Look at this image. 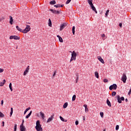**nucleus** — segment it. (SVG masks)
I'll list each match as a JSON object with an SVG mask.
<instances>
[{
    "instance_id": "obj_1",
    "label": "nucleus",
    "mask_w": 131,
    "mask_h": 131,
    "mask_svg": "<svg viewBox=\"0 0 131 131\" xmlns=\"http://www.w3.org/2000/svg\"><path fill=\"white\" fill-rule=\"evenodd\" d=\"M88 3L90 5L92 10L95 11V13H96V14H98V11H97L96 7L94 6V4H93V0H89V1H88Z\"/></svg>"
},
{
    "instance_id": "obj_2",
    "label": "nucleus",
    "mask_w": 131,
    "mask_h": 131,
    "mask_svg": "<svg viewBox=\"0 0 131 131\" xmlns=\"http://www.w3.org/2000/svg\"><path fill=\"white\" fill-rule=\"evenodd\" d=\"M70 53H72V56L70 59V62H72V61H75L76 60V53L75 51L73 52L70 51Z\"/></svg>"
},
{
    "instance_id": "obj_3",
    "label": "nucleus",
    "mask_w": 131,
    "mask_h": 131,
    "mask_svg": "<svg viewBox=\"0 0 131 131\" xmlns=\"http://www.w3.org/2000/svg\"><path fill=\"white\" fill-rule=\"evenodd\" d=\"M30 26L27 25L26 28L23 30L22 32L23 33H27V32L30 31Z\"/></svg>"
},
{
    "instance_id": "obj_4",
    "label": "nucleus",
    "mask_w": 131,
    "mask_h": 131,
    "mask_svg": "<svg viewBox=\"0 0 131 131\" xmlns=\"http://www.w3.org/2000/svg\"><path fill=\"white\" fill-rule=\"evenodd\" d=\"M117 100H118V103H119V104H121V103H122V101H124V97H122L120 98V96L118 95L117 96Z\"/></svg>"
},
{
    "instance_id": "obj_5",
    "label": "nucleus",
    "mask_w": 131,
    "mask_h": 131,
    "mask_svg": "<svg viewBox=\"0 0 131 131\" xmlns=\"http://www.w3.org/2000/svg\"><path fill=\"white\" fill-rule=\"evenodd\" d=\"M126 79H127V78L126 77V75L125 74H123V75L121 77V80L124 82V83H125L126 82Z\"/></svg>"
},
{
    "instance_id": "obj_6",
    "label": "nucleus",
    "mask_w": 131,
    "mask_h": 131,
    "mask_svg": "<svg viewBox=\"0 0 131 131\" xmlns=\"http://www.w3.org/2000/svg\"><path fill=\"white\" fill-rule=\"evenodd\" d=\"M117 89V85L116 84H113V85H111L109 87V89L110 91H112V90H116Z\"/></svg>"
},
{
    "instance_id": "obj_7",
    "label": "nucleus",
    "mask_w": 131,
    "mask_h": 131,
    "mask_svg": "<svg viewBox=\"0 0 131 131\" xmlns=\"http://www.w3.org/2000/svg\"><path fill=\"white\" fill-rule=\"evenodd\" d=\"M10 39H15V40H18V39H20V37L18 36H10L9 37Z\"/></svg>"
},
{
    "instance_id": "obj_8",
    "label": "nucleus",
    "mask_w": 131,
    "mask_h": 131,
    "mask_svg": "<svg viewBox=\"0 0 131 131\" xmlns=\"http://www.w3.org/2000/svg\"><path fill=\"white\" fill-rule=\"evenodd\" d=\"M66 26H67V23H63V24H62L60 26V31H62L64 27H66Z\"/></svg>"
},
{
    "instance_id": "obj_9",
    "label": "nucleus",
    "mask_w": 131,
    "mask_h": 131,
    "mask_svg": "<svg viewBox=\"0 0 131 131\" xmlns=\"http://www.w3.org/2000/svg\"><path fill=\"white\" fill-rule=\"evenodd\" d=\"M50 12H52L53 14H56L57 15H59L60 14V11L53 9H50Z\"/></svg>"
},
{
    "instance_id": "obj_10",
    "label": "nucleus",
    "mask_w": 131,
    "mask_h": 131,
    "mask_svg": "<svg viewBox=\"0 0 131 131\" xmlns=\"http://www.w3.org/2000/svg\"><path fill=\"white\" fill-rule=\"evenodd\" d=\"M54 116H55V114H52L51 117L47 120V122H51L54 119Z\"/></svg>"
},
{
    "instance_id": "obj_11",
    "label": "nucleus",
    "mask_w": 131,
    "mask_h": 131,
    "mask_svg": "<svg viewBox=\"0 0 131 131\" xmlns=\"http://www.w3.org/2000/svg\"><path fill=\"white\" fill-rule=\"evenodd\" d=\"M35 128L37 131H42V128L41 127V125L40 126H36Z\"/></svg>"
},
{
    "instance_id": "obj_12",
    "label": "nucleus",
    "mask_w": 131,
    "mask_h": 131,
    "mask_svg": "<svg viewBox=\"0 0 131 131\" xmlns=\"http://www.w3.org/2000/svg\"><path fill=\"white\" fill-rule=\"evenodd\" d=\"M97 59L100 61V62H101V63H102V64L105 63V62H104V59H103L101 56H98Z\"/></svg>"
},
{
    "instance_id": "obj_13",
    "label": "nucleus",
    "mask_w": 131,
    "mask_h": 131,
    "mask_svg": "<svg viewBox=\"0 0 131 131\" xmlns=\"http://www.w3.org/2000/svg\"><path fill=\"white\" fill-rule=\"evenodd\" d=\"M29 71V66L27 67V68L26 69L25 71H24V75H26L28 73Z\"/></svg>"
},
{
    "instance_id": "obj_14",
    "label": "nucleus",
    "mask_w": 131,
    "mask_h": 131,
    "mask_svg": "<svg viewBox=\"0 0 131 131\" xmlns=\"http://www.w3.org/2000/svg\"><path fill=\"white\" fill-rule=\"evenodd\" d=\"M20 131H25L26 128H25V126L23 125V124H21L20 125Z\"/></svg>"
},
{
    "instance_id": "obj_15",
    "label": "nucleus",
    "mask_w": 131,
    "mask_h": 131,
    "mask_svg": "<svg viewBox=\"0 0 131 131\" xmlns=\"http://www.w3.org/2000/svg\"><path fill=\"white\" fill-rule=\"evenodd\" d=\"M9 18H10V21H9V23L11 25H13V17H12V16H9Z\"/></svg>"
},
{
    "instance_id": "obj_16",
    "label": "nucleus",
    "mask_w": 131,
    "mask_h": 131,
    "mask_svg": "<svg viewBox=\"0 0 131 131\" xmlns=\"http://www.w3.org/2000/svg\"><path fill=\"white\" fill-rule=\"evenodd\" d=\"M57 37H58L60 42H63V38H62V37H61V36H60V35H57Z\"/></svg>"
},
{
    "instance_id": "obj_17",
    "label": "nucleus",
    "mask_w": 131,
    "mask_h": 131,
    "mask_svg": "<svg viewBox=\"0 0 131 131\" xmlns=\"http://www.w3.org/2000/svg\"><path fill=\"white\" fill-rule=\"evenodd\" d=\"M6 83V80L4 79L3 82H0V86H4L5 85V84Z\"/></svg>"
},
{
    "instance_id": "obj_18",
    "label": "nucleus",
    "mask_w": 131,
    "mask_h": 131,
    "mask_svg": "<svg viewBox=\"0 0 131 131\" xmlns=\"http://www.w3.org/2000/svg\"><path fill=\"white\" fill-rule=\"evenodd\" d=\"M31 114H32V111H31L30 112V113L28 114V115L26 116V119L29 118V117H30Z\"/></svg>"
},
{
    "instance_id": "obj_19",
    "label": "nucleus",
    "mask_w": 131,
    "mask_h": 131,
    "mask_svg": "<svg viewBox=\"0 0 131 131\" xmlns=\"http://www.w3.org/2000/svg\"><path fill=\"white\" fill-rule=\"evenodd\" d=\"M83 107L85 108V112H89V108H88V105L84 104Z\"/></svg>"
},
{
    "instance_id": "obj_20",
    "label": "nucleus",
    "mask_w": 131,
    "mask_h": 131,
    "mask_svg": "<svg viewBox=\"0 0 131 131\" xmlns=\"http://www.w3.org/2000/svg\"><path fill=\"white\" fill-rule=\"evenodd\" d=\"M40 115L42 118V119H45V114L42 113V112H40Z\"/></svg>"
},
{
    "instance_id": "obj_21",
    "label": "nucleus",
    "mask_w": 131,
    "mask_h": 131,
    "mask_svg": "<svg viewBox=\"0 0 131 131\" xmlns=\"http://www.w3.org/2000/svg\"><path fill=\"white\" fill-rule=\"evenodd\" d=\"M68 106V102L64 103L63 105V109H66V108H67Z\"/></svg>"
},
{
    "instance_id": "obj_22",
    "label": "nucleus",
    "mask_w": 131,
    "mask_h": 131,
    "mask_svg": "<svg viewBox=\"0 0 131 131\" xmlns=\"http://www.w3.org/2000/svg\"><path fill=\"white\" fill-rule=\"evenodd\" d=\"M106 104L109 106V107H111V102H110V101H109V99L106 100Z\"/></svg>"
},
{
    "instance_id": "obj_23",
    "label": "nucleus",
    "mask_w": 131,
    "mask_h": 131,
    "mask_svg": "<svg viewBox=\"0 0 131 131\" xmlns=\"http://www.w3.org/2000/svg\"><path fill=\"white\" fill-rule=\"evenodd\" d=\"M16 28L17 30H18V31H20V32H22V31H23V30H22V29H21L20 28H19V26H16Z\"/></svg>"
},
{
    "instance_id": "obj_24",
    "label": "nucleus",
    "mask_w": 131,
    "mask_h": 131,
    "mask_svg": "<svg viewBox=\"0 0 131 131\" xmlns=\"http://www.w3.org/2000/svg\"><path fill=\"white\" fill-rule=\"evenodd\" d=\"M72 33L74 35L75 34V26L72 27Z\"/></svg>"
},
{
    "instance_id": "obj_25",
    "label": "nucleus",
    "mask_w": 131,
    "mask_h": 131,
    "mask_svg": "<svg viewBox=\"0 0 131 131\" xmlns=\"http://www.w3.org/2000/svg\"><path fill=\"white\" fill-rule=\"evenodd\" d=\"M36 126H38L41 125L40 124V122L39 121V120H37V121H36Z\"/></svg>"
},
{
    "instance_id": "obj_26",
    "label": "nucleus",
    "mask_w": 131,
    "mask_h": 131,
    "mask_svg": "<svg viewBox=\"0 0 131 131\" xmlns=\"http://www.w3.org/2000/svg\"><path fill=\"white\" fill-rule=\"evenodd\" d=\"M95 76L96 78H99V73L98 72H95Z\"/></svg>"
},
{
    "instance_id": "obj_27",
    "label": "nucleus",
    "mask_w": 131,
    "mask_h": 131,
    "mask_svg": "<svg viewBox=\"0 0 131 131\" xmlns=\"http://www.w3.org/2000/svg\"><path fill=\"white\" fill-rule=\"evenodd\" d=\"M50 5H56V1L55 0L52 1L50 2Z\"/></svg>"
},
{
    "instance_id": "obj_28",
    "label": "nucleus",
    "mask_w": 131,
    "mask_h": 131,
    "mask_svg": "<svg viewBox=\"0 0 131 131\" xmlns=\"http://www.w3.org/2000/svg\"><path fill=\"white\" fill-rule=\"evenodd\" d=\"M49 26H50V27H52V21L50 18L49 19Z\"/></svg>"
},
{
    "instance_id": "obj_29",
    "label": "nucleus",
    "mask_w": 131,
    "mask_h": 131,
    "mask_svg": "<svg viewBox=\"0 0 131 131\" xmlns=\"http://www.w3.org/2000/svg\"><path fill=\"white\" fill-rule=\"evenodd\" d=\"M9 89L11 92H13V89L12 88V83H10L9 84Z\"/></svg>"
},
{
    "instance_id": "obj_30",
    "label": "nucleus",
    "mask_w": 131,
    "mask_h": 131,
    "mask_svg": "<svg viewBox=\"0 0 131 131\" xmlns=\"http://www.w3.org/2000/svg\"><path fill=\"white\" fill-rule=\"evenodd\" d=\"M115 96H116V92L114 91L112 93V97H115Z\"/></svg>"
},
{
    "instance_id": "obj_31",
    "label": "nucleus",
    "mask_w": 131,
    "mask_h": 131,
    "mask_svg": "<svg viewBox=\"0 0 131 131\" xmlns=\"http://www.w3.org/2000/svg\"><path fill=\"white\" fill-rule=\"evenodd\" d=\"M75 99H76V95H74L72 97V101H75Z\"/></svg>"
},
{
    "instance_id": "obj_32",
    "label": "nucleus",
    "mask_w": 131,
    "mask_h": 131,
    "mask_svg": "<svg viewBox=\"0 0 131 131\" xmlns=\"http://www.w3.org/2000/svg\"><path fill=\"white\" fill-rule=\"evenodd\" d=\"M29 110H30V107H28L27 108L24 112V114H26V113H27V111H28Z\"/></svg>"
},
{
    "instance_id": "obj_33",
    "label": "nucleus",
    "mask_w": 131,
    "mask_h": 131,
    "mask_svg": "<svg viewBox=\"0 0 131 131\" xmlns=\"http://www.w3.org/2000/svg\"><path fill=\"white\" fill-rule=\"evenodd\" d=\"M13 107H11V112H10V117L11 116H12V115H13Z\"/></svg>"
},
{
    "instance_id": "obj_34",
    "label": "nucleus",
    "mask_w": 131,
    "mask_h": 131,
    "mask_svg": "<svg viewBox=\"0 0 131 131\" xmlns=\"http://www.w3.org/2000/svg\"><path fill=\"white\" fill-rule=\"evenodd\" d=\"M108 14H109V10H106V13H105V17H108Z\"/></svg>"
},
{
    "instance_id": "obj_35",
    "label": "nucleus",
    "mask_w": 131,
    "mask_h": 131,
    "mask_svg": "<svg viewBox=\"0 0 131 131\" xmlns=\"http://www.w3.org/2000/svg\"><path fill=\"white\" fill-rule=\"evenodd\" d=\"M56 73H57V71H55L53 74L52 78H54L55 77V76L56 75Z\"/></svg>"
},
{
    "instance_id": "obj_36",
    "label": "nucleus",
    "mask_w": 131,
    "mask_h": 131,
    "mask_svg": "<svg viewBox=\"0 0 131 131\" xmlns=\"http://www.w3.org/2000/svg\"><path fill=\"white\" fill-rule=\"evenodd\" d=\"M100 115L101 117H102V118H103V117H104V113L100 112Z\"/></svg>"
},
{
    "instance_id": "obj_37",
    "label": "nucleus",
    "mask_w": 131,
    "mask_h": 131,
    "mask_svg": "<svg viewBox=\"0 0 131 131\" xmlns=\"http://www.w3.org/2000/svg\"><path fill=\"white\" fill-rule=\"evenodd\" d=\"M5 117V115H4L1 112H0V117Z\"/></svg>"
},
{
    "instance_id": "obj_38",
    "label": "nucleus",
    "mask_w": 131,
    "mask_h": 131,
    "mask_svg": "<svg viewBox=\"0 0 131 131\" xmlns=\"http://www.w3.org/2000/svg\"><path fill=\"white\" fill-rule=\"evenodd\" d=\"M119 129V125H117L116 126V130H118Z\"/></svg>"
},
{
    "instance_id": "obj_39",
    "label": "nucleus",
    "mask_w": 131,
    "mask_h": 131,
    "mask_svg": "<svg viewBox=\"0 0 131 131\" xmlns=\"http://www.w3.org/2000/svg\"><path fill=\"white\" fill-rule=\"evenodd\" d=\"M71 2V0H67V2H66V5H68Z\"/></svg>"
},
{
    "instance_id": "obj_40",
    "label": "nucleus",
    "mask_w": 131,
    "mask_h": 131,
    "mask_svg": "<svg viewBox=\"0 0 131 131\" xmlns=\"http://www.w3.org/2000/svg\"><path fill=\"white\" fill-rule=\"evenodd\" d=\"M54 7L55 8H60V4H57V5H54Z\"/></svg>"
},
{
    "instance_id": "obj_41",
    "label": "nucleus",
    "mask_w": 131,
    "mask_h": 131,
    "mask_svg": "<svg viewBox=\"0 0 131 131\" xmlns=\"http://www.w3.org/2000/svg\"><path fill=\"white\" fill-rule=\"evenodd\" d=\"M14 131H17V124H15L14 125Z\"/></svg>"
},
{
    "instance_id": "obj_42",
    "label": "nucleus",
    "mask_w": 131,
    "mask_h": 131,
    "mask_svg": "<svg viewBox=\"0 0 131 131\" xmlns=\"http://www.w3.org/2000/svg\"><path fill=\"white\" fill-rule=\"evenodd\" d=\"M59 118H60V120H61V121H64V118L63 117H62V116H60Z\"/></svg>"
},
{
    "instance_id": "obj_43",
    "label": "nucleus",
    "mask_w": 131,
    "mask_h": 131,
    "mask_svg": "<svg viewBox=\"0 0 131 131\" xmlns=\"http://www.w3.org/2000/svg\"><path fill=\"white\" fill-rule=\"evenodd\" d=\"M2 72H4V69L0 68V73H2Z\"/></svg>"
},
{
    "instance_id": "obj_44",
    "label": "nucleus",
    "mask_w": 131,
    "mask_h": 131,
    "mask_svg": "<svg viewBox=\"0 0 131 131\" xmlns=\"http://www.w3.org/2000/svg\"><path fill=\"white\" fill-rule=\"evenodd\" d=\"M103 81H104V82H107L108 81V79H104Z\"/></svg>"
},
{
    "instance_id": "obj_45",
    "label": "nucleus",
    "mask_w": 131,
    "mask_h": 131,
    "mask_svg": "<svg viewBox=\"0 0 131 131\" xmlns=\"http://www.w3.org/2000/svg\"><path fill=\"white\" fill-rule=\"evenodd\" d=\"M130 94H131V90L130 89L129 91V92H128V95L129 96H130Z\"/></svg>"
},
{
    "instance_id": "obj_46",
    "label": "nucleus",
    "mask_w": 131,
    "mask_h": 131,
    "mask_svg": "<svg viewBox=\"0 0 131 131\" xmlns=\"http://www.w3.org/2000/svg\"><path fill=\"white\" fill-rule=\"evenodd\" d=\"M78 123H79L78 121H75V124H76V125H78Z\"/></svg>"
},
{
    "instance_id": "obj_47",
    "label": "nucleus",
    "mask_w": 131,
    "mask_h": 131,
    "mask_svg": "<svg viewBox=\"0 0 131 131\" xmlns=\"http://www.w3.org/2000/svg\"><path fill=\"white\" fill-rule=\"evenodd\" d=\"M1 105H2V106H3V105H4V100L1 101Z\"/></svg>"
},
{
    "instance_id": "obj_48",
    "label": "nucleus",
    "mask_w": 131,
    "mask_h": 131,
    "mask_svg": "<svg viewBox=\"0 0 131 131\" xmlns=\"http://www.w3.org/2000/svg\"><path fill=\"white\" fill-rule=\"evenodd\" d=\"M2 126H5V122L4 121L2 122Z\"/></svg>"
},
{
    "instance_id": "obj_49",
    "label": "nucleus",
    "mask_w": 131,
    "mask_h": 131,
    "mask_svg": "<svg viewBox=\"0 0 131 131\" xmlns=\"http://www.w3.org/2000/svg\"><path fill=\"white\" fill-rule=\"evenodd\" d=\"M119 25L120 27H122V23H120Z\"/></svg>"
},
{
    "instance_id": "obj_50",
    "label": "nucleus",
    "mask_w": 131,
    "mask_h": 131,
    "mask_svg": "<svg viewBox=\"0 0 131 131\" xmlns=\"http://www.w3.org/2000/svg\"><path fill=\"white\" fill-rule=\"evenodd\" d=\"M63 7H64V5H60V8H63Z\"/></svg>"
},
{
    "instance_id": "obj_51",
    "label": "nucleus",
    "mask_w": 131,
    "mask_h": 131,
    "mask_svg": "<svg viewBox=\"0 0 131 131\" xmlns=\"http://www.w3.org/2000/svg\"><path fill=\"white\" fill-rule=\"evenodd\" d=\"M101 36L102 37H105V35L104 34H103L101 35Z\"/></svg>"
},
{
    "instance_id": "obj_52",
    "label": "nucleus",
    "mask_w": 131,
    "mask_h": 131,
    "mask_svg": "<svg viewBox=\"0 0 131 131\" xmlns=\"http://www.w3.org/2000/svg\"><path fill=\"white\" fill-rule=\"evenodd\" d=\"M21 124H23V125H24V120H23Z\"/></svg>"
},
{
    "instance_id": "obj_53",
    "label": "nucleus",
    "mask_w": 131,
    "mask_h": 131,
    "mask_svg": "<svg viewBox=\"0 0 131 131\" xmlns=\"http://www.w3.org/2000/svg\"><path fill=\"white\" fill-rule=\"evenodd\" d=\"M78 78H79L78 75H77L76 80H78Z\"/></svg>"
},
{
    "instance_id": "obj_54",
    "label": "nucleus",
    "mask_w": 131,
    "mask_h": 131,
    "mask_svg": "<svg viewBox=\"0 0 131 131\" xmlns=\"http://www.w3.org/2000/svg\"><path fill=\"white\" fill-rule=\"evenodd\" d=\"M83 120H85V118L84 117V116L83 117Z\"/></svg>"
},
{
    "instance_id": "obj_55",
    "label": "nucleus",
    "mask_w": 131,
    "mask_h": 131,
    "mask_svg": "<svg viewBox=\"0 0 131 131\" xmlns=\"http://www.w3.org/2000/svg\"><path fill=\"white\" fill-rule=\"evenodd\" d=\"M125 101H126V102H128V100H127V99H125Z\"/></svg>"
},
{
    "instance_id": "obj_56",
    "label": "nucleus",
    "mask_w": 131,
    "mask_h": 131,
    "mask_svg": "<svg viewBox=\"0 0 131 131\" xmlns=\"http://www.w3.org/2000/svg\"><path fill=\"white\" fill-rule=\"evenodd\" d=\"M78 81V80H76V83H77V81Z\"/></svg>"
},
{
    "instance_id": "obj_57",
    "label": "nucleus",
    "mask_w": 131,
    "mask_h": 131,
    "mask_svg": "<svg viewBox=\"0 0 131 131\" xmlns=\"http://www.w3.org/2000/svg\"><path fill=\"white\" fill-rule=\"evenodd\" d=\"M103 131H106V129H104L103 130Z\"/></svg>"
},
{
    "instance_id": "obj_58",
    "label": "nucleus",
    "mask_w": 131,
    "mask_h": 131,
    "mask_svg": "<svg viewBox=\"0 0 131 131\" xmlns=\"http://www.w3.org/2000/svg\"><path fill=\"white\" fill-rule=\"evenodd\" d=\"M90 0H88V2H89Z\"/></svg>"
}]
</instances>
